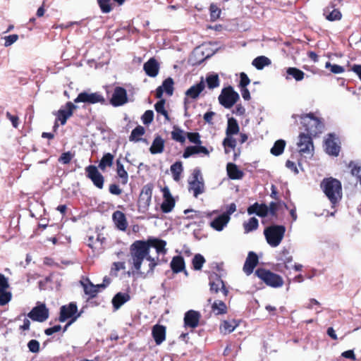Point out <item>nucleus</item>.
<instances>
[{
    "mask_svg": "<svg viewBox=\"0 0 361 361\" xmlns=\"http://www.w3.org/2000/svg\"><path fill=\"white\" fill-rule=\"evenodd\" d=\"M166 242L158 239L137 240L130 246L129 263L133 270L140 274L152 272L157 264L159 255L166 253Z\"/></svg>",
    "mask_w": 361,
    "mask_h": 361,
    "instance_id": "nucleus-1",
    "label": "nucleus"
},
{
    "mask_svg": "<svg viewBox=\"0 0 361 361\" xmlns=\"http://www.w3.org/2000/svg\"><path fill=\"white\" fill-rule=\"evenodd\" d=\"M321 187L333 204L341 200L342 192L340 181L332 178H326L322 182Z\"/></svg>",
    "mask_w": 361,
    "mask_h": 361,
    "instance_id": "nucleus-2",
    "label": "nucleus"
},
{
    "mask_svg": "<svg viewBox=\"0 0 361 361\" xmlns=\"http://www.w3.org/2000/svg\"><path fill=\"white\" fill-rule=\"evenodd\" d=\"M293 118L296 121L299 118L300 123L311 135H316L322 132V123L312 114L293 115Z\"/></svg>",
    "mask_w": 361,
    "mask_h": 361,
    "instance_id": "nucleus-3",
    "label": "nucleus"
},
{
    "mask_svg": "<svg viewBox=\"0 0 361 361\" xmlns=\"http://www.w3.org/2000/svg\"><path fill=\"white\" fill-rule=\"evenodd\" d=\"M285 232L286 228L283 226L274 225L267 227L264 231V234L267 243L270 246L276 247L281 243Z\"/></svg>",
    "mask_w": 361,
    "mask_h": 361,
    "instance_id": "nucleus-4",
    "label": "nucleus"
},
{
    "mask_svg": "<svg viewBox=\"0 0 361 361\" xmlns=\"http://www.w3.org/2000/svg\"><path fill=\"white\" fill-rule=\"evenodd\" d=\"M255 274L269 286L279 288L283 284V279L279 275L265 269H257Z\"/></svg>",
    "mask_w": 361,
    "mask_h": 361,
    "instance_id": "nucleus-5",
    "label": "nucleus"
},
{
    "mask_svg": "<svg viewBox=\"0 0 361 361\" xmlns=\"http://www.w3.org/2000/svg\"><path fill=\"white\" fill-rule=\"evenodd\" d=\"M79 317L80 314H78V307L75 303L71 302L69 305L61 307L59 321L64 322L68 319H71V321L66 325L65 329L75 322Z\"/></svg>",
    "mask_w": 361,
    "mask_h": 361,
    "instance_id": "nucleus-6",
    "label": "nucleus"
},
{
    "mask_svg": "<svg viewBox=\"0 0 361 361\" xmlns=\"http://www.w3.org/2000/svg\"><path fill=\"white\" fill-rule=\"evenodd\" d=\"M238 99V94L230 86L224 88L219 97V103L227 109L233 106Z\"/></svg>",
    "mask_w": 361,
    "mask_h": 361,
    "instance_id": "nucleus-7",
    "label": "nucleus"
},
{
    "mask_svg": "<svg viewBox=\"0 0 361 361\" xmlns=\"http://www.w3.org/2000/svg\"><path fill=\"white\" fill-rule=\"evenodd\" d=\"M189 190L193 192L195 197L204 192V183L200 170H194L192 180H189Z\"/></svg>",
    "mask_w": 361,
    "mask_h": 361,
    "instance_id": "nucleus-8",
    "label": "nucleus"
},
{
    "mask_svg": "<svg viewBox=\"0 0 361 361\" xmlns=\"http://www.w3.org/2000/svg\"><path fill=\"white\" fill-rule=\"evenodd\" d=\"M75 102H85L90 104L103 103L104 98L102 94L98 92H83L78 94L77 98L74 100Z\"/></svg>",
    "mask_w": 361,
    "mask_h": 361,
    "instance_id": "nucleus-9",
    "label": "nucleus"
},
{
    "mask_svg": "<svg viewBox=\"0 0 361 361\" xmlns=\"http://www.w3.org/2000/svg\"><path fill=\"white\" fill-rule=\"evenodd\" d=\"M152 186L151 185H145L140 192L138 205L140 209L146 210L148 209L152 199Z\"/></svg>",
    "mask_w": 361,
    "mask_h": 361,
    "instance_id": "nucleus-10",
    "label": "nucleus"
},
{
    "mask_svg": "<svg viewBox=\"0 0 361 361\" xmlns=\"http://www.w3.org/2000/svg\"><path fill=\"white\" fill-rule=\"evenodd\" d=\"M28 317L32 320L42 322L49 317V311L44 304H41L34 307L28 314Z\"/></svg>",
    "mask_w": 361,
    "mask_h": 361,
    "instance_id": "nucleus-11",
    "label": "nucleus"
},
{
    "mask_svg": "<svg viewBox=\"0 0 361 361\" xmlns=\"http://www.w3.org/2000/svg\"><path fill=\"white\" fill-rule=\"evenodd\" d=\"M128 102L126 90L121 87L115 88L111 99V104L114 106H119Z\"/></svg>",
    "mask_w": 361,
    "mask_h": 361,
    "instance_id": "nucleus-12",
    "label": "nucleus"
},
{
    "mask_svg": "<svg viewBox=\"0 0 361 361\" xmlns=\"http://www.w3.org/2000/svg\"><path fill=\"white\" fill-rule=\"evenodd\" d=\"M297 145L300 153L311 154L313 150V144L309 135L301 133L299 135Z\"/></svg>",
    "mask_w": 361,
    "mask_h": 361,
    "instance_id": "nucleus-13",
    "label": "nucleus"
},
{
    "mask_svg": "<svg viewBox=\"0 0 361 361\" xmlns=\"http://www.w3.org/2000/svg\"><path fill=\"white\" fill-rule=\"evenodd\" d=\"M87 177L92 180L93 183L99 188L102 189L104 186V177L98 171L94 166H89L86 168Z\"/></svg>",
    "mask_w": 361,
    "mask_h": 361,
    "instance_id": "nucleus-14",
    "label": "nucleus"
},
{
    "mask_svg": "<svg viewBox=\"0 0 361 361\" xmlns=\"http://www.w3.org/2000/svg\"><path fill=\"white\" fill-rule=\"evenodd\" d=\"M325 150L330 155L338 156L340 147L338 145L337 138L329 135V137L325 140Z\"/></svg>",
    "mask_w": 361,
    "mask_h": 361,
    "instance_id": "nucleus-15",
    "label": "nucleus"
},
{
    "mask_svg": "<svg viewBox=\"0 0 361 361\" xmlns=\"http://www.w3.org/2000/svg\"><path fill=\"white\" fill-rule=\"evenodd\" d=\"M163 194L164 200L161 205V208L163 212L168 213L170 212L174 207L175 201L168 188H165L163 190Z\"/></svg>",
    "mask_w": 361,
    "mask_h": 361,
    "instance_id": "nucleus-16",
    "label": "nucleus"
},
{
    "mask_svg": "<svg viewBox=\"0 0 361 361\" xmlns=\"http://www.w3.org/2000/svg\"><path fill=\"white\" fill-rule=\"evenodd\" d=\"M75 109V106L73 104L68 102L64 109H60L58 111L57 119L61 121V125H64L66 123L67 119L72 116Z\"/></svg>",
    "mask_w": 361,
    "mask_h": 361,
    "instance_id": "nucleus-17",
    "label": "nucleus"
},
{
    "mask_svg": "<svg viewBox=\"0 0 361 361\" xmlns=\"http://www.w3.org/2000/svg\"><path fill=\"white\" fill-rule=\"evenodd\" d=\"M200 314L195 310H189L185 314L184 322L187 326L195 328L198 326Z\"/></svg>",
    "mask_w": 361,
    "mask_h": 361,
    "instance_id": "nucleus-18",
    "label": "nucleus"
},
{
    "mask_svg": "<svg viewBox=\"0 0 361 361\" xmlns=\"http://www.w3.org/2000/svg\"><path fill=\"white\" fill-rule=\"evenodd\" d=\"M173 91V81L171 78L166 79L162 85L159 86L156 90V97L161 98L164 92L169 95H172Z\"/></svg>",
    "mask_w": 361,
    "mask_h": 361,
    "instance_id": "nucleus-19",
    "label": "nucleus"
},
{
    "mask_svg": "<svg viewBox=\"0 0 361 361\" xmlns=\"http://www.w3.org/2000/svg\"><path fill=\"white\" fill-rule=\"evenodd\" d=\"M231 218L227 214H221L215 218L210 223V226L217 231H221L228 224Z\"/></svg>",
    "mask_w": 361,
    "mask_h": 361,
    "instance_id": "nucleus-20",
    "label": "nucleus"
},
{
    "mask_svg": "<svg viewBox=\"0 0 361 361\" xmlns=\"http://www.w3.org/2000/svg\"><path fill=\"white\" fill-rule=\"evenodd\" d=\"M258 263V257L253 252H250L245 262L243 270L247 274H250Z\"/></svg>",
    "mask_w": 361,
    "mask_h": 361,
    "instance_id": "nucleus-21",
    "label": "nucleus"
},
{
    "mask_svg": "<svg viewBox=\"0 0 361 361\" xmlns=\"http://www.w3.org/2000/svg\"><path fill=\"white\" fill-rule=\"evenodd\" d=\"M152 336L157 345H160L166 338V328L161 325H155L152 329Z\"/></svg>",
    "mask_w": 361,
    "mask_h": 361,
    "instance_id": "nucleus-22",
    "label": "nucleus"
},
{
    "mask_svg": "<svg viewBox=\"0 0 361 361\" xmlns=\"http://www.w3.org/2000/svg\"><path fill=\"white\" fill-rule=\"evenodd\" d=\"M144 70L149 76L155 77L158 74L159 63L154 58H152L144 64Z\"/></svg>",
    "mask_w": 361,
    "mask_h": 361,
    "instance_id": "nucleus-23",
    "label": "nucleus"
},
{
    "mask_svg": "<svg viewBox=\"0 0 361 361\" xmlns=\"http://www.w3.org/2000/svg\"><path fill=\"white\" fill-rule=\"evenodd\" d=\"M130 296L128 293L119 292L112 299V304L116 310H118L123 304L130 300Z\"/></svg>",
    "mask_w": 361,
    "mask_h": 361,
    "instance_id": "nucleus-24",
    "label": "nucleus"
},
{
    "mask_svg": "<svg viewBox=\"0 0 361 361\" xmlns=\"http://www.w3.org/2000/svg\"><path fill=\"white\" fill-rule=\"evenodd\" d=\"M228 177L233 180H239L243 177V172L238 169L236 164L228 163L226 166Z\"/></svg>",
    "mask_w": 361,
    "mask_h": 361,
    "instance_id": "nucleus-25",
    "label": "nucleus"
},
{
    "mask_svg": "<svg viewBox=\"0 0 361 361\" xmlns=\"http://www.w3.org/2000/svg\"><path fill=\"white\" fill-rule=\"evenodd\" d=\"M113 220L118 229L121 231L126 229L128 223L125 214L123 212L120 211L115 212L113 214Z\"/></svg>",
    "mask_w": 361,
    "mask_h": 361,
    "instance_id": "nucleus-26",
    "label": "nucleus"
},
{
    "mask_svg": "<svg viewBox=\"0 0 361 361\" xmlns=\"http://www.w3.org/2000/svg\"><path fill=\"white\" fill-rule=\"evenodd\" d=\"M204 87V82L202 78L201 81L198 84L193 85L190 88H189L185 94L188 97H190L192 99H196L199 96V94L202 92Z\"/></svg>",
    "mask_w": 361,
    "mask_h": 361,
    "instance_id": "nucleus-27",
    "label": "nucleus"
},
{
    "mask_svg": "<svg viewBox=\"0 0 361 361\" xmlns=\"http://www.w3.org/2000/svg\"><path fill=\"white\" fill-rule=\"evenodd\" d=\"M210 290L212 292L218 293L219 290H222L224 295L226 296L228 290L226 289L224 281L217 276L210 282Z\"/></svg>",
    "mask_w": 361,
    "mask_h": 361,
    "instance_id": "nucleus-28",
    "label": "nucleus"
},
{
    "mask_svg": "<svg viewBox=\"0 0 361 361\" xmlns=\"http://www.w3.org/2000/svg\"><path fill=\"white\" fill-rule=\"evenodd\" d=\"M198 153H204V154H209L208 149L203 146H192V147H188L184 153H183V157L184 158H188L192 154H198Z\"/></svg>",
    "mask_w": 361,
    "mask_h": 361,
    "instance_id": "nucleus-29",
    "label": "nucleus"
},
{
    "mask_svg": "<svg viewBox=\"0 0 361 361\" xmlns=\"http://www.w3.org/2000/svg\"><path fill=\"white\" fill-rule=\"evenodd\" d=\"M85 293L90 297H94L99 291V288H105V285H94L90 281H87V283H82Z\"/></svg>",
    "mask_w": 361,
    "mask_h": 361,
    "instance_id": "nucleus-30",
    "label": "nucleus"
},
{
    "mask_svg": "<svg viewBox=\"0 0 361 361\" xmlns=\"http://www.w3.org/2000/svg\"><path fill=\"white\" fill-rule=\"evenodd\" d=\"M164 140L157 136L154 140L152 146L149 148V151L152 154H159L161 153L164 150Z\"/></svg>",
    "mask_w": 361,
    "mask_h": 361,
    "instance_id": "nucleus-31",
    "label": "nucleus"
},
{
    "mask_svg": "<svg viewBox=\"0 0 361 361\" xmlns=\"http://www.w3.org/2000/svg\"><path fill=\"white\" fill-rule=\"evenodd\" d=\"M116 172L121 183L123 185L126 184L128 181V174L119 159L116 161Z\"/></svg>",
    "mask_w": 361,
    "mask_h": 361,
    "instance_id": "nucleus-32",
    "label": "nucleus"
},
{
    "mask_svg": "<svg viewBox=\"0 0 361 361\" xmlns=\"http://www.w3.org/2000/svg\"><path fill=\"white\" fill-rule=\"evenodd\" d=\"M270 63V59L264 56L257 57L252 63V64L258 70H262L264 66H269Z\"/></svg>",
    "mask_w": 361,
    "mask_h": 361,
    "instance_id": "nucleus-33",
    "label": "nucleus"
},
{
    "mask_svg": "<svg viewBox=\"0 0 361 361\" xmlns=\"http://www.w3.org/2000/svg\"><path fill=\"white\" fill-rule=\"evenodd\" d=\"M171 267L174 272H180L184 268V260L182 257H174L171 262Z\"/></svg>",
    "mask_w": 361,
    "mask_h": 361,
    "instance_id": "nucleus-34",
    "label": "nucleus"
},
{
    "mask_svg": "<svg viewBox=\"0 0 361 361\" xmlns=\"http://www.w3.org/2000/svg\"><path fill=\"white\" fill-rule=\"evenodd\" d=\"M239 132V126L235 119L229 118L226 128V135H236Z\"/></svg>",
    "mask_w": 361,
    "mask_h": 361,
    "instance_id": "nucleus-35",
    "label": "nucleus"
},
{
    "mask_svg": "<svg viewBox=\"0 0 361 361\" xmlns=\"http://www.w3.org/2000/svg\"><path fill=\"white\" fill-rule=\"evenodd\" d=\"M238 326L235 321L233 320L231 322L224 321L220 326V331L224 334L231 333Z\"/></svg>",
    "mask_w": 361,
    "mask_h": 361,
    "instance_id": "nucleus-36",
    "label": "nucleus"
},
{
    "mask_svg": "<svg viewBox=\"0 0 361 361\" xmlns=\"http://www.w3.org/2000/svg\"><path fill=\"white\" fill-rule=\"evenodd\" d=\"M286 73L288 75L293 77L296 81H301L303 80L305 73L303 71L297 68L290 67L287 68Z\"/></svg>",
    "mask_w": 361,
    "mask_h": 361,
    "instance_id": "nucleus-37",
    "label": "nucleus"
},
{
    "mask_svg": "<svg viewBox=\"0 0 361 361\" xmlns=\"http://www.w3.org/2000/svg\"><path fill=\"white\" fill-rule=\"evenodd\" d=\"M324 14L326 16V19L330 21L340 20L341 18V13L338 10L334 8L331 11L329 7L324 9Z\"/></svg>",
    "mask_w": 361,
    "mask_h": 361,
    "instance_id": "nucleus-38",
    "label": "nucleus"
},
{
    "mask_svg": "<svg viewBox=\"0 0 361 361\" xmlns=\"http://www.w3.org/2000/svg\"><path fill=\"white\" fill-rule=\"evenodd\" d=\"M206 82L209 89H214L219 86V76L216 73H210L206 78Z\"/></svg>",
    "mask_w": 361,
    "mask_h": 361,
    "instance_id": "nucleus-39",
    "label": "nucleus"
},
{
    "mask_svg": "<svg viewBox=\"0 0 361 361\" xmlns=\"http://www.w3.org/2000/svg\"><path fill=\"white\" fill-rule=\"evenodd\" d=\"M285 146L286 142L283 140H279L271 149V153L275 156H279L283 153Z\"/></svg>",
    "mask_w": 361,
    "mask_h": 361,
    "instance_id": "nucleus-40",
    "label": "nucleus"
},
{
    "mask_svg": "<svg viewBox=\"0 0 361 361\" xmlns=\"http://www.w3.org/2000/svg\"><path fill=\"white\" fill-rule=\"evenodd\" d=\"M114 156L110 153L105 154L101 159L99 167L104 171L107 166H111L113 164Z\"/></svg>",
    "mask_w": 361,
    "mask_h": 361,
    "instance_id": "nucleus-41",
    "label": "nucleus"
},
{
    "mask_svg": "<svg viewBox=\"0 0 361 361\" xmlns=\"http://www.w3.org/2000/svg\"><path fill=\"white\" fill-rule=\"evenodd\" d=\"M258 220L255 217H252L248 221L244 222L243 227L245 233H249L258 228Z\"/></svg>",
    "mask_w": 361,
    "mask_h": 361,
    "instance_id": "nucleus-42",
    "label": "nucleus"
},
{
    "mask_svg": "<svg viewBox=\"0 0 361 361\" xmlns=\"http://www.w3.org/2000/svg\"><path fill=\"white\" fill-rule=\"evenodd\" d=\"M171 171L173 174V179L178 181L180 179V175L183 171L182 164L180 161H177L171 166Z\"/></svg>",
    "mask_w": 361,
    "mask_h": 361,
    "instance_id": "nucleus-43",
    "label": "nucleus"
},
{
    "mask_svg": "<svg viewBox=\"0 0 361 361\" xmlns=\"http://www.w3.org/2000/svg\"><path fill=\"white\" fill-rule=\"evenodd\" d=\"M212 310L216 314H224L226 312V305L221 300H216L212 306Z\"/></svg>",
    "mask_w": 361,
    "mask_h": 361,
    "instance_id": "nucleus-44",
    "label": "nucleus"
},
{
    "mask_svg": "<svg viewBox=\"0 0 361 361\" xmlns=\"http://www.w3.org/2000/svg\"><path fill=\"white\" fill-rule=\"evenodd\" d=\"M223 145L225 148V153L228 154V148L233 149L236 146V140L232 135H226V138L223 141Z\"/></svg>",
    "mask_w": 361,
    "mask_h": 361,
    "instance_id": "nucleus-45",
    "label": "nucleus"
},
{
    "mask_svg": "<svg viewBox=\"0 0 361 361\" xmlns=\"http://www.w3.org/2000/svg\"><path fill=\"white\" fill-rule=\"evenodd\" d=\"M144 133H145L144 128L142 126H139L133 130L131 135L130 136V140L139 141L140 140V137Z\"/></svg>",
    "mask_w": 361,
    "mask_h": 361,
    "instance_id": "nucleus-46",
    "label": "nucleus"
},
{
    "mask_svg": "<svg viewBox=\"0 0 361 361\" xmlns=\"http://www.w3.org/2000/svg\"><path fill=\"white\" fill-rule=\"evenodd\" d=\"M165 100L161 99L156 103L154 107L158 114L163 115L166 120H169L167 111L164 109Z\"/></svg>",
    "mask_w": 361,
    "mask_h": 361,
    "instance_id": "nucleus-47",
    "label": "nucleus"
},
{
    "mask_svg": "<svg viewBox=\"0 0 361 361\" xmlns=\"http://www.w3.org/2000/svg\"><path fill=\"white\" fill-rule=\"evenodd\" d=\"M11 299V294L7 291V289H0V305L7 304Z\"/></svg>",
    "mask_w": 361,
    "mask_h": 361,
    "instance_id": "nucleus-48",
    "label": "nucleus"
},
{
    "mask_svg": "<svg viewBox=\"0 0 361 361\" xmlns=\"http://www.w3.org/2000/svg\"><path fill=\"white\" fill-rule=\"evenodd\" d=\"M205 260L203 256L200 254L196 255L192 259V264L196 270H200L202 267Z\"/></svg>",
    "mask_w": 361,
    "mask_h": 361,
    "instance_id": "nucleus-49",
    "label": "nucleus"
},
{
    "mask_svg": "<svg viewBox=\"0 0 361 361\" xmlns=\"http://www.w3.org/2000/svg\"><path fill=\"white\" fill-rule=\"evenodd\" d=\"M210 11V17L211 20L212 21L216 20L219 17L221 14V10L218 8V6L215 4H211L209 7Z\"/></svg>",
    "mask_w": 361,
    "mask_h": 361,
    "instance_id": "nucleus-50",
    "label": "nucleus"
},
{
    "mask_svg": "<svg viewBox=\"0 0 361 361\" xmlns=\"http://www.w3.org/2000/svg\"><path fill=\"white\" fill-rule=\"evenodd\" d=\"M88 245L91 248H99V246L102 244V240L100 238V236L98 235L97 238H94V236H90L88 238Z\"/></svg>",
    "mask_w": 361,
    "mask_h": 361,
    "instance_id": "nucleus-51",
    "label": "nucleus"
},
{
    "mask_svg": "<svg viewBox=\"0 0 361 361\" xmlns=\"http://www.w3.org/2000/svg\"><path fill=\"white\" fill-rule=\"evenodd\" d=\"M350 167L351 168L352 175L359 178L361 185V164H350Z\"/></svg>",
    "mask_w": 361,
    "mask_h": 361,
    "instance_id": "nucleus-52",
    "label": "nucleus"
},
{
    "mask_svg": "<svg viewBox=\"0 0 361 361\" xmlns=\"http://www.w3.org/2000/svg\"><path fill=\"white\" fill-rule=\"evenodd\" d=\"M111 0H97L98 4L104 13H109L111 11Z\"/></svg>",
    "mask_w": 361,
    "mask_h": 361,
    "instance_id": "nucleus-53",
    "label": "nucleus"
},
{
    "mask_svg": "<svg viewBox=\"0 0 361 361\" xmlns=\"http://www.w3.org/2000/svg\"><path fill=\"white\" fill-rule=\"evenodd\" d=\"M154 113L151 110L146 111L142 116L144 124H149L153 121Z\"/></svg>",
    "mask_w": 361,
    "mask_h": 361,
    "instance_id": "nucleus-54",
    "label": "nucleus"
},
{
    "mask_svg": "<svg viewBox=\"0 0 361 361\" xmlns=\"http://www.w3.org/2000/svg\"><path fill=\"white\" fill-rule=\"evenodd\" d=\"M325 66L327 68H330L331 71L334 73L338 74L344 71V68L342 66L336 64L331 65L329 62H327Z\"/></svg>",
    "mask_w": 361,
    "mask_h": 361,
    "instance_id": "nucleus-55",
    "label": "nucleus"
},
{
    "mask_svg": "<svg viewBox=\"0 0 361 361\" xmlns=\"http://www.w3.org/2000/svg\"><path fill=\"white\" fill-rule=\"evenodd\" d=\"M172 137L173 140L183 142L185 141V136L183 132L180 130H176L172 132Z\"/></svg>",
    "mask_w": 361,
    "mask_h": 361,
    "instance_id": "nucleus-56",
    "label": "nucleus"
},
{
    "mask_svg": "<svg viewBox=\"0 0 361 361\" xmlns=\"http://www.w3.org/2000/svg\"><path fill=\"white\" fill-rule=\"evenodd\" d=\"M27 347L32 353H37L39 350V343L36 340H31L29 341Z\"/></svg>",
    "mask_w": 361,
    "mask_h": 361,
    "instance_id": "nucleus-57",
    "label": "nucleus"
},
{
    "mask_svg": "<svg viewBox=\"0 0 361 361\" xmlns=\"http://www.w3.org/2000/svg\"><path fill=\"white\" fill-rule=\"evenodd\" d=\"M72 158H73V154L71 152H65V153H63L61 154V156L60 157L59 161L62 162L64 164H67L71 161Z\"/></svg>",
    "mask_w": 361,
    "mask_h": 361,
    "instance_id": "nucleus-58",
    "label": "nucleus"
},
{
    "mask_svg": "<svg viewBox=\"0 0 361 361\" xmlns=\"http://www.w3.org/2000/svg\"><path fill=\"white\" fill-rule=\"evenodd\" d=\"M18 39V35H11L5 37V47H9L14 42H16Z\"/></svg>",
    "mask_w": 361,
    "mask_h": 361,
    "instance_id": "nucleus-59",
    "label": "nucleus"
},
{
    "mask_svg": "<svg viewBox=\"0 0 361 361\" xmlns=\"http://www.w3.org/2000/svg\"><path fill=\"white\" fill-rule=\"evenodd\" d=\"M240 87H245L250 82V80L247 75L245 73H240Z\"/></svg>",
    "mask_w": 361,
    "mask_h": 361,
    "instance_id": "nucleus-60",
    "label": "nucleus"
},
{
    "mask_svg": "<svg viewBox=\"0 0 361 361\" xmlns=\"http://www.w3.org/2000/svg\"><path fill=\"white\" fill-rule=\"evenodd\" d=\"M269 212V208L265 204H259L258 212H257V215L259 216H266Z\"/></svg>",
    "mask_w": 361,
    "mask_h": 361,
    "instance_id": "nucleus-61",
    "label": "nucleus"
},
{
    "mask_svg": "<svg viewBox=\"0 0 361 361\" xmlns=\"http://www.w3.org/2000/svg\"><path fill=\"white\" fill-rule=\"evenodd\" d=\"M188 138L191 142L195 144H200L201 142L200 140V135L197 133H190L188 134Z\"/></svg>",
    "mask_w": 361,
    "mask_h": 361,
    "instance_id": "nucleus-62",
    "label": "nucleus"
},
{
    "mask_svg": "<svg viewBox=\"0 0 361 361\" xmlns=\"http://www.w3.org/2000/svg\"><path fill=\"white\" fill-rule=\"evenodd\" d=\"M6 117L11 121L12 123V126L17 128L19 124V118L16 116L11 115L9 112L6 113Z\"/></svg>",
    "mask_w": 361,
    "mask_h": 361,
    "instance_id": "nucleus-63",
    "label": "nucleus"
},
{
    "mask_svg": "<svg viewBox=\"0 0 361 361\" xmlns=\"http://www.w3.org/2000/svg\"><path fill=\"white\" fill-rule=\"evenodd\" d=\"M9 285L7 279L3 275L0 274V289H8Z\"/></svg>",
    "mask_w": 361,
    "mask_h": 361,
    "instance_id": "nucleus-64",
    "label": "nucleus"
}]
</instances>
